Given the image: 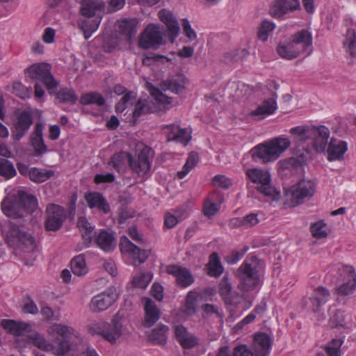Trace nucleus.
Here are the masks:
<instances>
[{
  "label": "nucleus",
  "mask_w": 356,
  "mask_h": 356,
  "mask_svg": "<svg viewBox=\"0 0 356 356\" xmlns=\"http://www.w3.org/2000/svg\"><path fill=\"white\" fill-rule=\"evenodd\" d=\"M347 149L346 142L332 138L327 148L328 160L332 161L342 159Z\"/></svg>",
  "instance_id": "nucleus-32"
},
{
  "label": "nucleus",
  "mask_w": 356,
  "mask_h": 356,
  "mask_svg": "<svg viewBox=\"0 0 356 356\" xmlns=\"http://www.w3.org/2000/svg\"><path fill=\"white\" fill-rule=\"evenodd\" d=\"M244 170L247 177L256 185L257 191L266 196L274 197L277 193L271 184V176L268 170L261 168H246Z\"/></svg>",
  "instance_id": "nucleus-12"
},
{
  "label": "nucleus",
  "mask_w": 356,
  "mask_h": 356,
  "mask_svg": "<svg viewBox=\"0 0 356 356\" xmlns=\"http://www.w3.org/2000/svg\"><path fill=\"white\" fill-rule=\"evenodd\" d=\"M37 208L36 197L22 190L8 195L1 202L3 213L13 218L23 217L26 213L33 212Z\"/></svg>",
  "instance_id": "nucleus-4"
},
{
  "label": "nucleus",
  "mask_w": 356,
  "mask_h": 356,
  "mask_svg": "<svg viewBox=\"0 0 356 356\" xmlns=\"http://www.w3.org/2000/svg\"><path fill=\"white\" fill-rule=\"evenodd\" d=\"M172 211L181 222L188 217L189 208L187 205H183Z\"/></svg>",
  "instance_id": "nucleus-63"
},
{
  "label": "nucleus",
  "mask_w": 356,
  "mask_h": 356,
  "mask_svg": "<svg viewBox=\"0 0 356 356\" xmlns=\"http://www.w3.org/2000/svg\"><path fill=\"white\" fill-rule=\"evenodd\" d=\"M120 245L122 252L132 259V264L134 266L145 262L148 257L146 250L138 248L126 236L122 238Z\"/></svg>",
  "instance_id": "nucleus-21"
},
{
  "label": "nucleus",
  "mask_w": 356,
  "mask_h": 356,
  "mask_svg": "<svg viewBox=\"0 0 356 356\" xmlns=\"http://www.w3.org/2000/svg\"><path fill=\"white\" fill-rule=\"evenodd\" d=\"M175 336L177 341L184 349L193 348L198 344V339L181 325L175 327Z\"/></svg>",
  "instance_id": "nucleus-25"
},
{
  "label": "nucleus",
  "mask_w": 356,
  "mask_h": 356,
  "mask_svg": "<svg viewBox=\"0 0 356 356\" xmlns=\"http://www.w3.org/2000/svg\"><path fill=\"white\" fill-rule=\"evenodd\" d=\"M1 232L8 245L15 251L28 252L35 248L33 237L10 220L2 222Z\"/></svg>",
  "instance_id": "nucleus-8"
},
{
  "label": "nucleus",
  "mask_w": 356,
  "mask_h": 356,
  "mask_svg": "<svg viewBox=\"0 0 356 356\" xmlns=\"http://www.w3.org/2000/svg\"><path fill=\"white\" fill-rule=\"evenodd\" d=\"M330 297L329 291L323 286L315 289L310 296L313 312L318 316L319 321L325 318V314L321 307L328 301Z\"/></svg>",
  "instance_id": "nucleus-20"
},
{
  "label": "nucleus",
  "mask_w": 356,
  "mask_h": 356,
  "mask_svg": "<svg viewBox=\"0 0 356 356\" xmlns=\"http://www.w3.org/2000/svg\"><path fill=\"white\" fill-rule=\"evenodd\" d=\"M17 168L21 175L28 177L32 181L36 183L44 182L54 175L53 170L35 167L29 168L22 163L18 164Z\"/></svg>",
  "instance_id": "nucleus-22"
},
{
  "label": "nucleus",
  "mask_w": 356,
  "mask_h": 356,
  "mask_svg": "<svg viewBox=\"0 0 356 356\" xmlns=\"http://www.w3.org/2000/svg\"><path fill=\"white\" fill-rule=\"evenodd\" d=\"M166 272L176 278L178 285L182 287L189 286L194 282L191 272L186 268L177 265H170L166 268Z\"/></svg>",
  "instance_id": "nucleus-24"
},
{
  "label": "nucleus",
  "mask_w": 356,
  "mask_h": 356,
  "mask_svg": "<svg viewBox=\"0 0 356 356\" xmlns=\"http://www.w3.org/2000/svg\"><path fill=\"white\" fill-rule=\"evenodd\" d=\"M220 294L225 302L229 305H237L241 304L242 299H245L244 296L234 295L232 291V286L227 277H223L220 282Z\"/></svg>",
  "instance_id": "nucleus-31"
},
{
  "label": "nucleus",
  "mask_w": 356,
  "mask_h": 356,
  "mask_svg": "<svg viewBox=\"0 0 356 356\" xmlns=\"http://www.w3.org/2000/svg\"><path fill=\"white\" fill-rule=\"evenodd\" d=\"M299 0H275L271 8V15L275 17H282L286 13L299 9Z\"/></svg>",
  "instance_id": "nucleus-27"
},
{
  "label": "nucleus",
  "mask_w": 356,
  "mask_h": 356,
  "mask_svg": "<svg viewBox=\"0 0 356 356\" xmlns=\"http://www.w3.org/2000/svg\"><path fill=\"white\" fill-rule=\"evenodd\" d=\"M45 227L48 231L59 229L66 218L65 209L57 204H49L46 209Z\"/></svg>",
  "instance_id": "nucleus-17"
},
{
  "label": "nucleus",
  "mask_w": 356,
  "mask_h": 356,
  "mask_svg": "<svg viewBox=\"0 0 356 356\" xmlns=\"http://www.w3.org/2000/svg\"><path fill=\"white\" fill-rule=\"evenodd\" d=\"M233 356H254L246 345H240L234 348Z\"/></svg>",
  "instance_id": "nucleus-61"
},
{
  "label": "nucleus",
  "mask_w": 356,
  "mask_h": 356,
  "mask_svg": "<svg viewBox=\"0 0 356 356\" xmlns=\"http://www.w3.org/2000/svg\"><path fill=\"white\" fill-rule=\"evenodd\" d=\"M352 318L349 314H345L343 311L337 310L330 318V324L332 327H348Z\"/></svg>",
  "instance_id": "nucleus-43"
},
{
  "label": "nucleus",
  "mask_w": 356,
  "mask_h": 356,
  "mask_svg": "<svg viewBox=\"0 0 356 356\" xmlns=\"http://www.w3.org/2000/svg\"><path fill=\"white\" fill-rule=\"evenodd\" d=\"M85 199L90 208H96L104 213H108L110 210L106 200L99 193H88L85 195Z\"/></svg>",
  "instance_id": "nucleus-35"
},
{
  "label": "nucleus",
  "mask_w": 356,
  "mask_h": 356,
  "mask_svg": "<svg viewBox=\"0 0 356 356\" xmlns=\"http://www.w3.org/2000/svg\"><path fill=\"white\" fill-rule=\"evenodd\" d=\"M148 111L147 101L145 99H139L135 105L133 117L136 120L142 114L148 112Z\"/></svg>",
  "instance_id": "nucleus-57"
},
{
  "label": "nucleus",
  "mask_w": 356,
  "mask_h": 356,
  "mask_svg": "<svg viewBox=\"0 0 356 356\" xmlns=\"http://www.w3.org/2000/svg\"><path fill=\"white\" fill-rule=\"evenodd\" d=\"M343 343L341 339H333L328 343L325 347V350L327 356H341V347Z\"/></svg>",
  "instance_id": "nucleus-48"
},
{
  "label": "nucleus",
  "mask_w": 356,
  "mask_h": 356,
  "mask_svg": "<svg viewBox=\"0 0 356 356\" xmlns=\"http://www.w3.org/2000/svg\"><path fill=\"white\" fill-rule=\"evenodd\" d=\"M183 31L186 36L190 40L196 38V33L191 28L189 21L187 19H184L182 22Z\"/></svg>",
  "instance_id": "nucleus-59"
},
{
  "label": "nucleus",
  "mask_w": 356,
  "mask_h": 356,
  "mask_svg": "<svg viewBox=\"0 0 356 356\" xmlns=\"http://www.w3.org/2000/svg\"><path fill=\"white\" fill-rule=\"evenodd\" d=\"M16 175L13 164L5 159H0V175L9 179Z\"/></svg>",
  "instance_id": "nucleus-49"
},
{
  "label": "nucleus",
  "mask_w": 356,
  "mask_h": 356,
  "mask_svg": "<svg viewBox=\"0 0 356 356\" xmlns=\"http://www.w3.org/2000/svg\"><path fill=\"white\" fill-rule=\"evenodd\" d=\"M207 268L208 274L213 277H218L222 273L223 267L217 253L214 252L210 255Z\"/></svg>",
  "instance_id": "nucleus-44"
},
{
  "label": "nucleus",
  "mask_w": 356,
  "mask_h": 356,
  "mask_svg": "<svg viewBox=\"0 0 356 356\" xmlns=\"http://www.w3.org/2000/svg\"><path fill=\"white\" fill-rule=\"evenodd\" d=\"M289 132L293 136L294 142L307 152H325L330 137V130L326 127L298 126L291 128Z\"/></svg>",
  "instance_id": "nucleus-2"
},
{
  "label": "nucleus",
  "mask_w": 356,
  "mask_h": 356,
  "mask_svg": "<svg viewBox=\"0 0 356 356\" xmlns=\"http://www.w3.org/2000/svg\"><path fill=\"white\" fill-rule=\"evenodd\" d=\"M152 295L157 300L161 301L163 298V286L157 283H154L151 289Z\"/></svg>",
  "instance_id": "nucleus-64"
},
{
  "label": "nucleus",
  "mask_w": 356,
  "mask_h": 356,
  "mask_svg": "<svg viewBox=\"0 0 356 356\" xmlns=\"http://www.w3.org/2000/svg\"><path fill=\"white\" fill-rule=\"evenodd\" d=\"M198 160L199 157L197 153H190L182 170L177 172V177L180 179H183L195 167Z\"/></svg>",
  "instance_id": "nucleus-45"
},
{
  "label": "nucleus",
  "mask_w": 356,
  "mask_h": 356,
  "mask_svg": "<svg viewBox=\"0 0 356 356\" xmlns=\"http://www.w3.org/2000/svg\"><path fill=\"white\" fill-rule=\"evenodd\" d=\"M213 184L215 186L227 188L232 182V180L224 175H216L213 179Z\"/></svg>",
  "instance_id": "nucleus-58"
},
{
  "label": "nucleus",
  "mask_w": 356,
  "mask_h": 356,
  "mask_svg": "<svg viewBox=\"0 0 356 356\" xmlns=\"http://www.w3.org/2000/svg\"><path fill=\"white\" fill-rule=\"evenodd\" d=\"M220 201L218 200V194L212 193L204 202L203 206L204 214L207 217L213 216L220 210Z\"/></svg>",
  "instance_id": "nucleus-41"
},
{
  "label": "nucleus",
  "mask_w": 356,
  "mask_h": 356,
  "mask_svg": "<svg viewBox=\"0 0 356 356\" xmlns=\"http://www.w3.org/2000/svg\"><path fill=\"white\" fill-rule=\"evenodd\" d=\"M88 330L91 334L101 335L111 343H116L126 333V329L115 318L110 323L102 321L92 323L88 325Z\"/></svg>",
  "instance_id": "nucleus-11"
},
{
  "label": "nucleus",
  "mask_w": 356,
  "mask_h": 356,
  "mask_svg": "<svg viewBox=\"0 0 356 356\" xmlns=\"http://www.w3.org/2000/svg\"><path fill=\"white\" fill-rule=\"evenodd\" d=\"M263 262L254 256L248 257L238 270L241 280L240 288L245 292L254 290L259 284V273L263 269Z\"/></svg>",
  "instance_id": "nucleus-9"
},
{
  "label": "nucleus",
  "mask_w": 356,
  "mask_h": 356,
  "mask_svg": "<svg viewBox=\"0 0 356 356\" xmlns=\"http://www.w3.org/2000/svg\"><path fill=\"white\" fill-rule=\"evenodd\" d=\"M77 227L81 232L86 247H88L94 242L105 252H110L114 249V238L112 234L107 232L101 231L93 241L95 226L88 222L86 217L81 216L79 218Z\"/></svg>",
  "instance_id": "nucleus-10"
},
{
  "label": "nucleus",
  "mask_w": 356,
  "mask_h": 356,
  "mask_svg": "<svg viewBox=\"0 0 356 356\" xmlns=\"http://www.w3.org/2000/svg\"><path fill=\"white\" fill-rule=\"evenodd\" d=\"M291 145L289 138L279 136L258 144L252 147L250 154L255 161L267 163L276 161Z\"/></svg>",
  "instance_id": "nucleus-5"
},
{
  "label": "nucleus",
  "mask_w": 356,
  "mask_h": 356,
  "mask_svg": "<svg viewBox=\"0 0 356 356\" xmlns=\"http://www.w3.org/2000/svg\"><path fill=\"white\" fill-rule=\"evenodd\" d=\"M259 222L258 214L254 213H250L244 218L232 220V224L234 225H245L247 227L256 225Z\"/></svg>",
  "instance_id": "nucleus-52"
},
{
  "label": "nucleus",
  "mask_w": 356,
  "mask_h": 356,
  "mask_svg": "<svg viewBox=\"0 0 356 356\" xmlns=\"http://www.w3.org/2000/svg\"><path fill=\"white\" fill-rule=\"evenodd\" d=\"M71 270L76 276H84L88 271L85 257L83 254L74 257L71 261Z\"/></svg>",
  "instance_id": "nucleus-42"
},
{
  "label": "nucleus",
  "mask_w": 356,
  "mask_h": 356,
  "mask_svg": "<svg viewBox=\"0 0 356 356\" xmlns=\"http://www.w3.org/2000/svg\"><path fill=\"white\" fill-rule=\"evenodd\" d=\"M81 4L80 12L84 17L80 19L79 26L82 30L87 40L97 30L102 17L97 12L104 9V4L102 0H75Z\"/></svg>",
  "instance_id": "nucleus-6"
},
{
  "label": "nucleus",
  "mask_w": 356,
  "mask_h": 356,
  "mask_svg": "<svg viewBox=\"0 0 356 356\" xmlns=\"http://www.w3.org/2000/svg\"><path fill=\"white\" fill-rule=\"evenodd\" d=\"M56 99L63 103H69L71 104H74L78 97L75 95L74 92L67 88H61L56 95Z\"/></svg>",
  "instance_id": "nucleus-47"
},
{
  "label": "nucleus",
  "mask_w": 356,
  "mask_h": 356,
  "mask_svg": "<svg viewBox=\"0 0 356 356\" xmlns=\"http://www.w3.org/2000/svg\"><path fill=\"white\" fill-rule=\"evenodd\" d=\"M311 232L314 237L317 238H325L327 235L326 225L321 222H317L311 226Z\"/></svg>",
  "instance_id": "nucleus-55"
},
{
  "label": "nucleus",
  "mask_w": 356,
  "mask_h": 356,
  "mask_svg": "<svg viewBox=\"0 0 356 356\" xmlns=\"http://www.w3.org/2000/svg\"><path fill=\"white\" fill-rule=\"evenodd\" d=\"M275 24L270 21L265 20L261 22L259 31L258 38L261 41H266L269 35L275 30Z\"/></svg>",
  "instance_id": "nucleus-50"
},
{
  "label": "nucleus",
  "mask_w": 356,
  "mask_h": 356,
  "mask_svg": "<svg viewBox=\"0 0 356 356\" xmlns=\"http://www.w3.org/2000/svg\"><path fill=\"white\" fill-rule=\"evenodd\" d=\"M31 143L35 151V156H41L47 152V147L42 138V129L39 124L35 128V131L31 136Z\"/></svg>",
  "instance_id": "nucleus-38"
},
{
  "label": "nucleus",
  "mask_w": 356,
  "mask_h": 356,
  "mask_svg": "<svg viewBox=\"0 0 356 356\" xmlns=\"http://www.w3.org/2000/svg\"><path fill=\"white\" fill-rule=\"evenodd\" d=\"M180 220L176 217L172 211H169L165 215V226L168 228L174 227Z\"/></svg>",
  "instance_id": "nucleus-60"
},
{
  "label": "nucleus",
  "mask_w": 356,
  "mask_h": 356,
  "mask_svg": "<svg viewBox=\"0 0 356 356\" xmlns=\"http://www.w3.org/2000/svg\"><path fill=\"white\" fill-rule=\"evenodd\" d=\"M198 297V293L194 291H191L188 293L185 304L180 309V315L184 320L192 316L196 312V305Z\"/></svg>",
  "instance_id": "nucleus-34"
},
{
  "label": "nucleus",
  "mask_w": 356,
  "mask_h": 356,
  "mask_svg": "<svg viewBox=\"0 0 356 356\" xmlns=\"http://www.w3.org/2000/svg\"><path fill=\"white\" fill-rule=\"evenodd\" d=\"M163 34L160 25L149 24L141 34L139 45L143 49L157 48L163 43Z\"/></svg>",
  "instance_id": "nucleus-15"
},
{
  "label": "nucleus",
  "mask_w": 356,
  "mask_h": 356,
  "mask_svg": "<svg viewBox=\"0 0 356 356\" xmlns=\"http://www.w3.org/2000/svg\"><path fill=\"white\" fill-rule=\"evenodd\" d=\"M137 20L136 19H123L119 22V32L125 40L131 41L137 33Z\"/></svg>",
  "instance_id": "nucleus-37"
},
{
  "label": "nucleus",
  "mask_w": 356,
  "mask_h": 356,
  "mask_svg": "<svg viewBox=\"0 0 356 356\" xmlns=\"http://www.w3.org/2000/svg\"><path fill=\"white\" fill-rule=\"evenodd\" d=\"M314 183L310 180L303 179L291 186L287 191V195L289 197L291 204L295 206L311 198L314 195Z\"/></svg>",
  "instance_id": "nucleus-14"
},
{
  "label": "nucleus",
  "mask_w": 356,
  "mask_h": 356,
  "mask_svg": "<svg viewBox=\"0 0 356 356\" xmlns=\"http://www.w3.org/2000/svg\"><path fill=\"white\" fill-rule=\"evenodd\" d=\"M168 330L167 325H159L149 333V341L154 344L165 345L167 342Z\"/></svg>",
  "instance_id": "nucleus-39"
},
{
  "label": "nucleus",
  "mask_w": 356,
  "mask_h": 356,
  "mask_svg": "<svg viewBox=\"0 0 356 356\" xmlns=\"http://www.w3.org/2000/svg\"><path fill=\"white\" fill-rule=\"evenodd\" d=\"M151 95L156 103L163 108H165L166 106L170 105L172 103V98L168 97L159 89H152Z\"/></svg>",
  "instance_id": "nucleus-54"
},
{
  "label": "nucleus",
  "mask_w": 356,
  "mask_h": 356,
  "mask_svg": "<svg viewBox=\"0 0 356 356\" xmlns=\"http://www.w3.org/2000/svg\"><path fill=\"white\" fill-rule=\"evenodd\" d=\"M80 102L83 104H95L98 106H102L104 104V99L99 93L91 92L82 95Z\"/></svg>",
  "instance_id": "nucleus-53"
},
{
  "label": "nucleus",
  "mask_w": 356,
  "mask_h": 356,
  "mask_svg": "<svg viewBox=\"0 0 356 356\" xmlns=\"http://www.w3.org/2000/svg\"><path fill=\"white\" fill-rule=\"evenodd\" d=\"M312 34L308 30H301L292 35L289 40L281 42L277 47L279 56L286 60H293L305 54L312 52Z\"/></svg>",
  "instance_id": "nucleus-3"
},
{
  "label": "nucleus",
  "mask_w": 356,
  "mask_h": 356,
  "mask_svg": "<svg viewBox=\"0 0 356 356\" xmlns=\"http://www.w3.org/2000/svg\"><path fill=\"white\" fill-rule=\"evenodd\" d=\"M115 179V176L113 173L107 174H97L95 175L94 181L96 184L100 183H111Z\"/></svg>",
  "instance_id": "nucleus-62"
},
{
  "label": "nucleus",
  "mask_w": 356,
  "mask_h": 356,
  "mask_svg": "<svg viewBox=\"0 0 356 356\" xmlns=\"http://www.w3.org/2000/svg\"><path fill=\"white\" fill-rule=\"evenodd\" d=\"M119 294L115 287H110L91 299L89 307L93 312H99L107 309L118 298Z\"/></svg>",
  "instance_id": "nucleus-16"
},
{
  "label": "nucleus",
  "mask_w": 356,
  "mask_h": 356,
  "mask_svg": "<svg viewBox=\"0 0 356 356\" xmlns=\"http://www.w3.org/2000/svg\"><path fill=\"white\" fill-rule=\"evenodd\" d=\"M343 48L352 58H356V31L348 29L343 40Z\"/></svg>",
  "instance_id": "nucleus-40"
},
{
  "label": "nucleus",
  "mask_w": 356,
  "mask_h": 356,
  "mask_svg": "<svg viewBox=\"0 0 356 356\" xmlns=\"http://www.w3.org/2000/svg\"><path fill=\"white\" fill-rule=\"evenodd\" d=\"M145 320L144 325L151 327L160 317L159 309L155 303L149 298H144Z\"/></svg>",
  "instance_id": "nucleus-33"
},
{
  "label": "nucleus",
  "mask_w": 356,
  "mask_h": 356,
  "mask_svg": "<svg viewBox=\"0 0 356 356\" xmlns=\"http://www.w3.org/2000/svg\"><path fill=\"white\" fill-rule=\"evenodd\" d=\"M277 96L264 100L254 110L251 111L250 115L258 120H262L273 114L277 109Z\"/></svg>",
  "instance_id": "nucleus-28"
},
{
  "label": "nucleus",
  "mask_w": 356,
  "mask_h": 356,
  "mask_svg": "<svg viewBox=\"0 0 356 356\" xmlns=\"http://www.w3.org/2000/svg\"><path fill=\"white\" fill-rule=\"evenodd\" d=\"M168 141H175L186 146L191 139V129L182 128L179 124H172L163 127Z\"/></svg>",
  "instance_id": "nucleus-19"
},
{
  "label": "nucleus",
  "mask_w": 356,
  "mask_h": 356,
  "mask_svg": "<svg viewBox=\"0 0 356 356\" xmlns=\"http://www.w3.org/2000/svg\"><path fill=\"white\" fill-rule=\"evenodd\" d=\"M188 83L187 79L183 74H177L169 79H167L163 83V90H168L172 92L178 94L182 92L186 84Z\"/></svg>",
  "instance_id": "nucleus-36"
},
{
  "label": "nucleus",
  "mask_w": 356,
  "mask_h": 356,
  "mask_svg": "<svg viewBox=\"0 0 356 356\" xmlns=\"http://www.w3.org/2000/svg\"><path fill=\"white\" fill-rule=\"evenodd\" d=\"M152 279V275L150 273L140 272L133 277L132 284L136 287L145 289Z\"/></svg>",
  "instance_id": "nucleus-51"
},
{
  "label": "nucleus",
  "mask_w": 356,
  "mask_h": 356,
  "mask_svg": "<svg viewBox=\"0 0 356 356\" xmlns=\"http://www.w3.org/2000/svg\"><path fill=\"white\" fill-rule=\"evenodd\" d=\"M149 152L150 149L145 146L143 147L136 158L129 153H117L111 158L108 164L115 170H119L127 159L132 172L136 173L139 177H144L148 175L150 171Z\"/></svg>",
  "instance_id": "nucleus-7"
},
{
  "label": "nucleus",
  "mask_w": 356,
  "mask_h": 356,
  "mask_svg": "<svg viewBox=\"0 0 356 356\" xmlns=\"http://www.w3.org/2000/svg\"><path fill=\"white\" fill-rule=\"evenodd\" d=\"M25 72L32 79L43 83L50 94L54 92L58 85V81L51 73V66L48 63H34L28 67Z\"/></svg>",
  "instance_id": "nucleus-13"
},
{
  "label": "nucleus",
  "mask_w": 356,
  "mask_h": 356,
  "mask_svg": "<svg viewBox=\"0 0 356 356\" xmlns=\"http://www.w3.org/2000/svg\"><path fill=\"white\" fill-rule=\"evenodd\" d=\"M1 325L6 332L15 337L25 336L29 338L33 332L31 325L22 321L3 319L1 321Z\"/></svg>",
  "instance_id": "nucleus-23"
},
{
  "label": "nucleus",
  "mask_w": 356,
  "mask_h": 356,
  "mask_svg": "<svg viewBox=\"0 0 356 356\" xmlns=\"http://www.w3.org/2000/svg\"><path fill=\"white\" fill-rule=\"evenodd\" d=\"M47 332L51 341L33 330L29 340L39 349L56 356H63L69 350L68 339L72 337H78V332L74 328L63 324H53L48 327Z\"/></svg>",
  "instance_id": "nucleus-1"
},
{
  "label": "nucleus",
  "mask_w": 356,
  "mask_h": 356,
  "mask_svg": "<svg viewBox=\"0 0 356 356\" xmlns=\"http://www.w3.org/2000/svg\"><path fill=\"white\" fill-rule=\"evenodd\" d=\"M340 275L343 277V282L337 288L340 295L347 296L353 293L356 288V274L351 266H341L338 268Z\"/></svg>",
  "instance_id": "nucleus-18"
},
{
  "label": "nucleus",
  "mask_w": 356,
  "mask_h": 356,
  "mask_svg": "<svg viewBox=\"0 0 356 356\" xmlns=\"http://www.w3.org/2000/svg\"><path fill=\"white\" fill-rule=\"evenodd\" d=\"M160 20L165 24L168 28L169 39L173 42L179 33V26L176 18L170 10L162 9L159 12Z\"/></svg>",
  "instance_id": "nucleus-26"
},
{
  "label": "nucleus",
  "mask_w": 356,
  "mask_h": 356,
  "mask_svg": "<svg viewBox=\"0 0 356 356\" xmlns=\"http://www.w3.org/2000/svg\"><path fill=\"white\" fill-rule=\"evenodd\" d=\"M136 95L134 92L126 93L116 104L115 109L118 113H122L126 109L132 106L136 100Z\"/></svg>",
  "instance_id": "nucleus-46"
},
{
  "label": "nucleus",
  "mask_w": 356,
  "mask_h": 356,
  "mask_svg": "<svg viewBox=\"0 0 356 356\" xmlns=\"http://www.w3.org/2000/svg\"><path fill=\"white\" fill-rule=\"evenodd\" d=\"M32 123L33 119L31 113L27 111H22L15 123L14 138L16 140L21 139L29 129Z\"/></svg>",
  "instance_id": "nucleus-29"
},
{
  "label": "nucleus",
  "mask_w": 356,
  "mask_h": 356,
  "mask_svg": "<svg viewBox=\"0 0 356 356\" xmlns=\"http://www.w3.org/2000/svg\"><path fill=\"white\" fill-rule=\"evenodd\" d=\"M254 356H267L270 353L271 339L266 333L259 332L254 338Z\"/></svg>",
  "instance_id": "nucleus-30"
},
{
  "label": "nucleus",
  "mask_w": 356,
  "mask_h": 356,
  "mask_svg": "<svg viewBox=\"0 0 356 356\" xmlns=\"http://www.w3.org/2000/svg\"><path fill=\"white\" fill-rule=\"evenodd\" d=\"M13 93L22 99L29 98L31 93V90L25 87L20 82H15L13 86Z\"/></svg>",
  "instance_id": "nucleus-56"
}]
</instances>
